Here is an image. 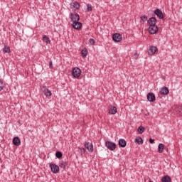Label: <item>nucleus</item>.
Wrapping results in <instances>:
<instances>
[{
  "label": "nucleus",
  "mask_w": 182,
  "mask_h": 182,
  "mask_svg": "<svg viewBox=\"0 0 182 182\" xmlns=\"http://www.w3.org/2000/svg\"><path fill=\"white\" fill-rule=\"evenodd\" d=\"M149 27V32L151 35H156L159 32V27L156 25L157 19L156 17H151L147 21Z\"/></svg>",
  "instance_id": "1"
},
{
  "label": "nucleus",
  "mask_w": 182,
  "mask_h": 182,
  "mask_svg": "<svg viewBox=\"0 0 182 182\" xmlns=\"http://www.w3.org/2000/svg\"><path fill=\"white\" fill-rule=\"evenodd\" d=\"M105 146L108 149V150H110L111 151H114V150H116V143L110 141H107L105 142Z\"/></svg>",
  "instance_id": "2"
},
{
  "label": "nucleus",
  "mask_w": 182,
  "mask_h": 182,
  "mask_svg": "<svg viewBox=\"0 0 182 182\" xmlns=\"http://www.w3.org/2000/svg\"><path fill=\"white\" fill-rule=\"evenodd\" d=\"M70 18L71 20V22H73V23H75V22H79V21L80 20V17L79 16L77 13H71L70 16Z\"/></svg>",
  "instance_id": "3"
},
{
  "label": "nucleus",
  "mask_w": 182,
  "mask_h": 182,
  "mask_svg": "<svg viewBox=\"0 0 182 182\" xmlns=\"http://www.w3.org/2000/svg\"><path fill=\"white\" fill-rule=\"evenodd\" d=\"M82 75V70L79 68H74L72 71V75L73 77L77 78Z\"/></svg>",
  "instance_id": "4"
},
{
  "label": "nucleus",
  "mask_w": 182,
  "mask_h": 182,
  "mask_svg": "<svg viewBox=\"0 0 182 182\" xmlns=\"http://www.w3.org/2000/svg\"><path fill=\"white\" fill-rule=\"evenodd\" d=\"M41 92H43L45 96H46V97H49V96H52V92L49 90V89H48L46 86H42L41 87Z\"/></svg>",
  "instance_id": "5"
},
{
  "label": "nucleus",
  "mask_w": 182,
  "mask_h": 182,
  "mask_svg": "<svg viewBox=\"0 0 182 182\" xmlns=\"http://www.w3.org/2000/svg\"><path fill=\"white\" fill-rule=\"evenodd\" d=\"M50 167L52 173H54V174H58V173H59V166L55 164H50Z\"/></svg>",
  "instance_id": "6"
},
{
  "label": "nucleus",
  "mask_w": 182,
  "mask_h": 182,
  "mask_svg": "<svg viewBox=\"0 0 182 182\" xmlns=\"http://www.w3.org/2000/svg\"><path fill=\"white\" fill-rule=\"evenodd\" d=\"M122 39H123V37L120 33H114L112 36V41H114V42H122Z\"/></svg>",
  "instance_id": "7"
},
{
  "label": "nucleus",
  "mask_w": 182,
  "mask_h": 182,
  "mask_svg": "<svg viewBox=\"0 0 182 182\" xmlns=\"http://www.w3.org/2000/svg\"><path fill=\"white\" fill-rule=\"evenodd\" d=\"M154 14L159 18V19H164V14H163V11L160 10V9H156L154 11Z\"/></svg>",
  "instance_id": "8"
},
{
  "label": "nucleus",
  "mask_w": 182,
  "mask_h": 182,
  "mask_svg": "<svg viewBox=\"0 0 182 182\" xmlns=\"http://www.w3.org/2000/svg\"><path fill=\"white\" fill-rule=\"evenodd\" d=\"M148 102H156V95L153 92H149L147 94Z\"/></svg>",
  "instance_id": "9"
},
{
  "label": "nucleus",
  "mask_w": 182,
  "mask_h": 182,
  "mask_svg": "<svg viewBox=\"0 0 182 182\" xmlns=\"http://www.w3.org/2000/svg\"><path fill=\"white\" fill-rule=\"evenodd\" d=\"M85 147L90 153H93V144L92 143L85 142Z\"/></svg>",
  "instance_id": "10"
},
{
  "label": "nucleus",
  "mask_w": 182,
  "mask_h": 182,
  "mask_svg": "<svg viewBox=\"0 0 182 182\" xmlns=\"http://www.w3.org/2000/svg\"><path fill=\"white\" fill-rule=\"evenodd\" d=\"M168 87H164L161 88L160 90L159 93L160 95H163L164 96H166L168 93H169Z\"/></svg>",
  "instance_id": "11"
},
{
  "label": "nucleus",
  "mask_w": 182,
  "mask_h": 182,
  "mask_svg": "<svg viewBox=\"0 0 182 182\" xmlns=\"http://www.w3.org/2000/svg\"><path fill=\"white\" fill-rule=\"evenodd\" d=\"M118 144H119V147L124 148L127 145V142L126 141V140H124L123 139H120L118 141Z\"/></svg>",
  "instance_id": "12"
},
{
  "label": "nucleus",
  "mask_w": 182,
  "mask_h": 182,
  "mask_svg": "<svg viewBox=\"0 0 182 182\" xmlns=\"http://www.w3.org/2000/svg\"><path fill=\"white\" fill-rule=\"evenodd\" d=\"M80 6V4L77 1H75L72 4H70V9H73L74 11H76V9H79Z\"/></svg>",
  "instance_id": "13"
},
{
  "label": "nucleus",
  "mask_w": 182,
  "mask_h": 182,
  "mask_svg": "<svg viewBox=\"0 0 182 182\" xmlns=\"http://www.w3.org/2000/svg\"><path fill=\"white\" fill-rule=\"evenodd\" d=\"M109 113L110 114H116L117 113V108L114 106L109 107Z\"/></svg>",
  "instance_id": "14"
},
{
  "label": "nucleus",
  "mask_w": 182,
  "mask_h": 182,
  "mask_svg": "<svg viewBox=\"0 0 182 182\" xmlns=\"http://www.w3.org/2000/svg\"><path fill=\"white\" fill-rule=\"evenodd\" d=\"M13 144L14 146H21V139H19V137L16 136L13 139Z\"/></svg>",
  "instance_id": "15"
},
{
  "label": "nucleus",
  "mask_w": 182,
  "mask_h": 182,
  "mask_svg": "<svg viewBox=\"0 0 182 182\" xmlns=\"http://www.w3.org/2000/svg\"><path fill=\"white\" fill-rule=\"evenodd\" d=\"M156 52H157V47L153 46H150L149 50V54L154 55V53H156Z\"/></svg>",
  "instance_id": "16"
},
{
  "label": "nucleus",
  "mask_w": 182,
  "mask_h": 182,
  "mask_svg": "<svg viewBox=\"0 0 182 182\" xmlns=\"http://www.w3.org/2000/svg\"><path fill=\"white\" fill-rule=\"evenodd\" d=\"M73 28H74V29H80V28H82V23L79 21H75V23H73Z\"/></svg>",
  "instance_id": "17"
},
{
  "label": "nucleus",
  "mask_w": 182,
  "mask_h": 182,
  "mask_svg": "<svg viewBox=\"0 0 182 182\" xmlns=\"http://www.w3.org/2000/svg\"><path fill=\"white\" fill-rule=\"evenodd\" d=\"M60 168H63L65 170L66 167L68 166V163L65 161H60L59 164Z\"/></svg>",
  "instance_id": "18"
},
{
  "label": "nucleus",
  "mask_w": 182,
  "mask_h": 182,
  "mask_svg": "<svg viewBox=\"0 0 182 182\" xmlns=\"http://www.w3.org/2000/svg\"><path fill=\"white\" fill-rule=\"evenodd\" d=\"M4 53H11V48L8 46V45L4 44V48H3Z\"/></svg>",
  "instance_id": "19"
},
{
  "label": "nucleus",
  "mask_w": 182,
  "mask_h": 182,
  "mask_svg": "<svg viewBox=\"0 0 182 182\" xmlns=\"http://www.w3.org/2000/svg\"><path fill=\"white\" fill-rule=\"evenodd\" d=\"M162 182H171V178L168 176V175L163 176L161 178Z\"/></svg>",
  "instance_id": "20"
},
{
  "label": "nucleus",
  "mask_w": 182,
  "mask_h": 182,
  "mask_svg": "<svg viewBox=\"0 0 182 182\" xmlns=\"http://www.w3.org/2000/svg\"><path fill=\"white\" fill-rule=\"evenodd\" d=\"M164 151V144H159L158 146V153H163Z\"/></svg>",
  "instance_id": "21"
},
{
  "label": "nucleus",
  "mask_w": 182,
  "mask_h": 182,
  "mask_svg": "<svg viewBox=\"0 0 182 182\" xmlns=\"http://www.w3.org/2000/svg\"><path fill=\"white\" fill-rule=\"evenodd\" d=\"M43 42H45L46 43H50V38H49L46 35H43Z\"/></svg>",
  "instance_id": "22"
},
{
  "label": "nucleus",
  "mask_w": 182,
  "mask_h": 182,
  "mask_svg": "<svg viewBox=\"0 0 182 182\" xmlns=\"http://www.w3.org/2000/svg\"><path fill=\"white\" fill-rule=\"evenodd\" d=\"M135 143H138V144H143V139L141 136H138L135 139Z\"/></svg>",
  "instance_id": "23"
},
{
  "label": "nucleus",
  "mask_w": 182,
  "mask_h": 182,
  "mask_svg": "<svg viewBox=\"0 0 182 182\" xmlns=\"http://www.w3.org/2000/svg\"><path fill=\"white\" fill-rule=\"evenodd\" d=\"M137 132L139 134H143V133H144V127L143 126L139 127L137 129Z\"/></svg>",
  "instance_id": "24"
},
{
  "label": "nucleus",
  "mask_w": 182,
  "mask_h": 182,
  "mask_svg": "<svg viewBox=\"0 0 182 182\" xmlns=\"http://www.w3.org/2000/svg\"><path fill=\"white\" fill-rule=\"evenodd\" d=\"M148 18L146 15H144V16H141V23H144V22H146V21H147Z\"/></svg>",
  "instance_id": "25"
},
{
  "label": "nucleus",
  "mask_w": 182,
  "mask_h": 182,
  "mask_svg": "<svg viewBox=\"0 0 182 182\" xmlns=\"http://www.w3.org/2000/svg\"><path fill=\"white\" fill-rule=\"evenodd\" d=\"M176 112L179 116L182 117V105H181L176 108Z\"/></svg>",
  "instance_id": "26"
},
{
  "label": "nucleus",
  "mask_w": 182,
  "mask_h": 182,
  "mask_svg": "<svg viewBox=\"0 0 182 182\" xmlns=\"http://www.w3.org/2000/svg\"><path fill=\"white\" fill-rule=\"evenodd\" d=\"M82 58H86V56H87V48H84L82 50Z\"/></svg>",
  "instance_id": "27"
},
{
  "label": "nucleus",
  "mask_w": 182,
  "mask_h": 182,
  "mask_svg": "<svg viewBox=\"0 0 182 182\" xmlns=\"http://www.w3.org/2000/svg\"><path fill=\"white\" fill-rule=\"evenodd\" d=\"M63 156V154H62L61 151H58L55 153V157H57V159H62Z\"/></svg>",
  "instance_id": "28"
},
{
  "label": "nucleus",
  "mask_w": 182,
  "mask_h": 182,
  "mask_svg": "<svg viewBox=\"0 0 182 182\" xmlns=\"http://www.w3.org/2000/svg\"><path fill=\"white\" fill-rule=\"evenodd\" d=\"M93 10V9L92 8V5L90 4H87V12H92V11Z\"/></svg>",
  "instance_id": "29"
},
{
  "label": "nucleus",
  "mask_w": 182,
  "mask_h": 182,
  "mask_svg": "<svg viewBox=\"0 0 182 182\" xmlns=\"http://www.w3.org/2000/svg\"><path fill=\"white\" fill-rule=\"evenodd\" d=\"M4 90V82L0 80V92Z\"/></svg>",
  "instance_id": "30"
},
{
  "label": "nucleus",
  "mask_w": 182,
  "mask_h": 182,
  "mask_svg": "<svg viewBox=\"0 0 182 182\" xmlns=\"http://www.w3.org/2000/svg\"><path fill=\"white\" fill-rule=\"evenodd\" d=\"M81 154H85L86 153V149L85 148H80Z\"/></svg>",
  "instance_id": "31"
},
{
  "label": "nucleus",
  "mask_w": 182,
  "mask_h": 182,
  "mask_svg": "<svg viewBox=\"0 0 182 182\" xmlns=\"http://www.w3.org/2000/svg\"><path fill=\"white\" fill-rule=\"evenodd\" d=\"M90 43L91 45H95V43H96V41H95V39L90 38Z\"/></svg>",
  "instance_id": "32"
},
{
  "label": "nucleus",
  "mask_w": 182,
  "mask_h": 182,
  "mask_svg": "<svg viewBox=\"0 0 182 182\" xmlns=\"http://www.w3.org/2000/svg\"><path fill=\"white\" fill-rule=\"evenodd\" d=\"M49 68L50 69H53V63L52 62V60L49 62Z\"/></svg>",
  "instance_id": "33"
},
{
  "label": "nucleus",
  "mask_w": 182,
  "mask_h": 182,
  "mask_svg": "<svg viewBox=\"0 0 182 182\" xmlns=\"http://www.w3.org/2000/svg\"><path fill=\"white\" fill-rule=\"evenodd\" d=\"M149 143H151V144H153V143H154V139L150 138L149 139Z\"/></svg>",
  "instance_id": "34"
},
{
  "label": "nucleus",
  "mask_w": 182,
  "mask_h": 182,
  "mask_svg": "<svg viewBox=\"0 0 182 182\" xmlns=\"http://www.w3.org/2000/svg\"><path fill=\"white\" fill-rule=\"evenodd\" d=\"M134 56L137 59V58H139V54H137V53H135Z\"/></svg>",
  "instance_id": "35"
}]
</instances>
